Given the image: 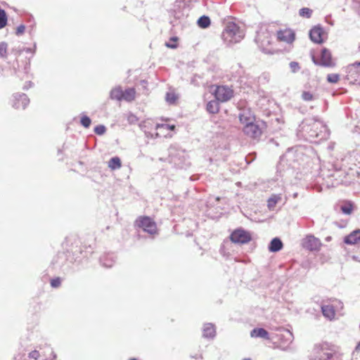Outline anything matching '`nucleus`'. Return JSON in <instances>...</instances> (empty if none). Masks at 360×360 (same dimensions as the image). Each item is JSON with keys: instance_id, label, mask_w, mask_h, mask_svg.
I'll list each match as a JSON object with an SVG mask.
<instances>
[{"instance_id": "f257e3e1", "label": "nucleus", "mask_w": 360, "mask_h": 360, "mask_svg": "<svg viewBox=\"0 0 360 360\" xmlns=\"http://www.w3.org/2000/svg\"><path fill=\"white\" fill-rule=\"evenodd\" d=\"M337 352L335 345L326 342L316 344L311 351L312 360H328Z\"/></svg>"}, {"instance_id": "f03ea898", "label": "nucleus", "mask_w": 360, "mask_h": 360, "mask_svg": "<svg viewBox=\"0 0 360 360\" xmlns=\"http://www.w3.org/2000/svg\"><path fill=\"white\" fill-rule=\"evenodd\" d=\"M134 226L150 236H155L158 233L156 222L153 219L148 216L139 217L134 221Z\"/></svg>"}, {"instance_id": "7ed1b4c3", "label": "nucleus", "mask_w": 360, "mask_h": 360, "mask_svg": "<svg viewBox=\"0 0 360 360\" xmlns=\"http://www.w3.org/2000/svg\"><path fill=\"white\" fill-rule=\"evenodd\" d=\"M211 89H214L212 94L215 99L221 103L230 101L234 96V90L231 86L212 85Z\"/></svg>"}, {"instance_id": "20e7f679", "label": "nucleus", "mask_w": 360, "mask_h": 360, "mask_svg": "<svg viewBox=\"0 0 360 360\" xmlns=\"http://www.w3.org/2000/svg\"><path fill=\"white\" fill-rule=\"evenodd\" d=\"M240 28L234 22H229L224 32L222 38L229 43H237L240 40Z\"/></svg>"}, {"instance_id": "39448f33", "label": "nucleus", "mask_w": 360, "mask_h": 360, "mask_svg": "<svg viewBox=\"0 0 360 360\" xmlns=\"http://www.w3.org/2000/svg\"><path fill=\"white\" fill-rule=\"evenodd\" d=\"M229 238L233 243L245 244L252 240V236L249 231L240 228L234 230L231 233Z\"/></svg>"}, {"instance_id": "423d86ee", "label": "nucleus", "mask_w": 360, "mask_h": 360, "mask_svg": "<svg viewBox=\"0 0 360 360\" xmlns=\"http://www.w3.org/2000/svg\"><path fill=\"white\" fill-rule=\"evenodd\" d=\"M310 39L316 44H322L326 37V33L320 25L313 27L309 31Z\"/></svg>"}, {"instance_id": "0eeeda50", "label": "nucleus", "mask_w": 360, "mask_h": 360, "mask_svg": "<svg viewBox=\"0 0 360 360\" xmlns=\"http://www.w3.org/2000/svg\"><path fill=\"white\" fill-rule=\"evenodd\" d=\"M277 39L287 44H292L295 40V33L290 28L279 30L276 33Z\"/></svg>"}, {"instance_id": "6e6552de", "label": "nucleus", "mask_w": 360, "mask_h": 360, "mask_svg": "<svg viewBox=\"0 0 360 360\" xmlns=\"http://www.w3.org/2000/svg\"><path fill=\"white\" fill-rule=\"evenodd\" d=\"M243 131L245 135L254 139L260 138L262 134V129L258 124L255 123V122L250 124L244 126Z\"/></svg>"}, {"instance_id": "1a4fd4ad", "label": "nucleus", "mask_w": 360, "mask_h": 360, "mask_svg": "<svg viewBox=\"0 0 360 360\" xmlns=\"http://www.w3.org/2000/svg\"><path fill=\"white\" fill-rule=\"evenodd\" d=\"M321 245L319 239L313 236H307L303 240V247L309 250H318Z\"/></svg>"}, {"instance_id": "9d476101", "label": "nucleus", "mask_w": 360, "mask_h": 360, "mask_svg": "<svg viewBox=\"0 0 360 360\" xmlns=\"http://www.w3.org/2000/svg\"><path fill=\"white\" fill-rule=\"evenodd\" d=\"M29 100L25 94L15 96L13 101V106L15 109H25L28 105Z\"/></svg>"}, {"instance_id": "9b49d317", "label": "nucleus", "mask_w": 360, "mask_h": 360, "mask_svg": "<svg viewBox=\"0 0 360 360\" xmlns=\"http://www.w3.org/2000/svg\"><path fill=\"white\" fill-rule=\"evenodd\" d=\"M239 121L244 127L253 123L255 121V116L250 110H245L239 115Z\"/></svg>"}, {"instance_id": "f8f14e48", "label": "nucleus", "mask_w": 360, "mask_h": 360, "mask_svg": "<svg viewBox=\"0 0 360 360\" xmlns=\"http://www.w3.org/2000/svg\"><path fill=\"white\" fill-rule=\"evenodd\" d=\"M321 63L323 65L326 67H333L335 65L332 59L331 53L327 49H323L321 51Z\"/></svg>"}, {"instance_id": "ddd939ff", "label": "nucleus", "mask_w": 360, "mask_h": 360, "mask_svg": "<svg viewBox=\"0 0 360 360\" xmlns=\"http://www.w3.org/2000/svg\"><path fill=\"white\" fill-rule=\"evenodd\" d=\"M360 242V229L351 232L344 238V243L347 245H355Z\"/></svg>"}, {"instance_id": "4468645a", "label": "nucleus", "mask_w": 360, "mask_h": 360, "mask_svg": "<svg viewBox=\"0 0 360 360\" xmlns=\"http://www.w3.org/2000/svg\"><path fill=\"white\" fill-rule=\"evenodd\" d=\"M270 34L269 32H261L258 33L256 40L262 47H266L270 44Z\"/></svg>"}, {"instance_id": "2eb2a0df", "label": "nucleus", "mask_w": 360, "mask_h": 360, "mask_svg": "<svg viewBox=\"0 0 360 360\" xmlns=\"http://www.w3.org/2000/svg\"><path fill=\"white\" fill-rule=\"evenodd\" d=\"M321 311L323 315L329 320H333L335 319V310L332 304L323 305L321 307Z\"/></svg>"}, {"instance_id": "dca6fc26", "label": "nucleus", "mask_w": 360, "mask_h": 360, "mask_svg": "<svg viewBox=\"0 0 360 360\" xmlns=\"http://www.w3.org/2000/svg\"><path fill=\"white\" fill-rule=\"evenodd\" d=\"M250 335L252 338H262L266 340H269V333L262 328H254L251 331Z\"/></svg>"}, {"instance_id": "f3484780", "label": "nucleus", "mask_w": 360, "mask_h": 360, "mask_svg": "<svg viewBox=\"0 0 360 360\" xmlns=\"http://www.w3.org/2000/svg\"><path fill=\"white\" fill-rule=\"evenodd\" d=\"M216 335L215 327L212 323H206L203 327V336L206 338H213Z\"/></svg>"}, {"instance_id": "a211bd4d", "label": "nucleus", "mask_w": 360, "mask_h": 360, "mask_svg": "<svg viewBox=\"0 0 360 360\" xmlns=\"http://www.w3.org/2000/svg\"><path fill=\"white\" fill-rule=\"evenodd\" d=\"M136 97V90L134 88H129L123 91V98L128 102L133 101Z\"/></svg>"}, {"instance_id": "6ab92c4d", "label": "nucleus", "mask_w": 360, "mask_h": 360, "mask_svg": "<svg viewBox=\"0 0 360 360\" xmlns=\"http://www.w3.org/2000/svg\"><path fill=\"white\" fill-rule=\"evenodd\" d=\"M206 109L210 113H218L220 109L219 101H217V100L209 101L207 104Z\"/></svg>"}, {"instance_id": "aec40b11", "label": "nucleus", "mask_w": 360, "mask_h": 360, "mask_svg": "<svg viewBox=\"0 0 360 360\" xmlns=\"http://www.w3.org/2000/svg\"><path fill=\"white\" fill-rule=\"evenodd\" d=\"M110 98L113 100L122 101L123 98V90L120 86L112 89L110 91Z\"/></svg>"}, {"instance_id": "412c9836", "label": "nucleus", "mask_w": 360, "mask_h": 360, "mask_svg": "<svg viewBox=\"0 0 360 360\" xmlns=\"http://www.w3.org/2000/svg\"><path fill=\"white\" fill-rule=\"evenodd\" d=\"M282 248L283 243L281 240L278 238H275L271 241L269 249L271 252H277L281 250Z\"/></svg>"}, {"instance_id": "4be33fe9", "label": "nucleus", "mask_w": 360, "mask_h": 360, "mask_svg": "<svg viewBox=\"0 0 360 360\" xmlns=\"http://www.w3.org/2000/svg\"><path fill=\"white\" fill-rule=\"evenodd\" d=\"M108 167L111 170L118 169L122 167V162L120 158L114 157L108 161Z\"/></svg>"}, {"instance_id": "5701e85b", "label": "nucleus", "mask_w": 360, "mask_h": 360, "mask_svg": "<svg viewBox=\"0 0 360 360\" xmlns=\"http://www.w3.org/2000/svg\"><path fill=\"white\" fill-rule=\"evenodd\" d=\"M281 199L280 195H272L267 200V207L269 210H273L278 201Z\"/></svg>"}, {"instance_id": "b1692460", "label": "nucleus", "mask_w": 360, "mask_h": 360, "mask_svg": "<svg viewBox=\"0 0 360 360\" xmlns=\"http://www.w3.org/2000/svg\"><path fill=\"white\" fill-rule=\"evenodd\" d=\"M198 25L201 28H207L210 25V19L209 17L203 15L198 19Z\"/></svg>"}, {"instance_id": "393cba45", "label": "nucleus", "mask_w": 360, "mask_h": 360, "mask_svg": "<svg viewBox=\"0 0 360 360\" xmlns=\"http://www.w3.org/2000/svg\"><path fill=\"white\" fill-rule=\"evenodd\" d=\"M178 98H179L178 95L176 93L173 92V91L168 92L166 94V101L169 104H174V103H176L177 100H178Z\"/></svg>"}, {"instance_id": "a878e982", "label": "nucleus", "mask_w": 360, "mask_h": 360, "mask_svg": "<svg viewBox=\"0 0 360 360\" xmlns=\"http://www.w3.org/2000/svg\"><path fill=\"white\" fill-rule=\"evenodd\" d=\"M8 18L4 10L0 8V30L7 25Z\"/></svg>"}, {"instance_id": "bb28decb", "label": "nucleus", "mask_w": 360, "mask_h": 360, "mask_svg": "<svg viewBox=\"0 0 360 360\" xmlns=\"http://www.w3.org/2000/svg\"><path fill=\"white\" fill-rule=\"evenodd\" d=\"M341 210L344 214H350L353 210V205L351 202H347L341 206Z\"/></svg>"}, {"instance_id": "cd10ccee", "label": "nucleus", "mask_w": 360, "mask_h": 360, "mask_svg": "<svg viewBox=\"0 0 360 360\" xmlns=\"http://www.w3.org/2000/svg\"><path fill=\"white\" fill-rule=\"evenodd\" d=\"M312 10L309 8H302L300 10L299 14L302 18H309L312 15Z\"/></svg>"}, {"instance_id": "c85d7f7f", "label": "nucleus", "mask_w": 360, "mask_h": 360, "mask_svg": "<svg viewBox=\"0 0 360 360\" xmlns=\"http://www.w3.org/2000/svg\"><path fill=\"white\" fill-rule=\"evenodd\" d=\"M178 37H173L169 39V41L165 44V46L168 48L175 49L177 47Z\"/></svg>"}, {"instance_id": "c756f323", "label": "nucleus", "mask_w": 360, "mask_h": 360, "mask_svg": "<svg viewBox=\"0 0 360 360\" xmlns=\"http://www.w3.org/2000/svg\"><path fill=\"white\" fill-rule=\"evenodd\" d=\"M327 80L330 83H338L340 80V75L338 74H329L327 76Z\"/></svg>"}, {"instance_id": "7c9ffc66", "label": "nucleus", "mask_w": 360, "mask_h": 360, "mask_svg": "<svg viewBox=\"0 0 360 360\" xmlns=\"http://www.w3.org/2000/svg\"><path fill=\"white\" fill-rule=\"evenodd\" d=\"M302 98L304 101H311L314 99V95L309 91H303L302 94Z\"/></svg>"}, {"instance_id": "2f4dec72", "label": "nucleus", "mask_w": 360, "mask_h": 360, "mask_svg": "<svg viewBox=\"0 0 360 360\" xmlns=\"http://www.w3.org/2000/svg\"><path fill=\"white\" fill-rule=\"evenodd\" d=\"M80 122H81V124H82V126H84L85 128H88L91 125V119L86 115L81 117Z\"/></svg>"}, {"instance_id": "473e14b6", "label": "nucleus", "mask_w": 360, "mask_h": 360, "mask_svg": "<svg viewBox=\"0 0 360 360\" xmlns=\"http://www.w3.org/2000/svg\"><path fill=\"white\" fill-rule=\"evenodd\" d=\"M289 65L292 72L293 73L298 72L300 69V64L297 62H290Z\"/></svg>"}, {"instance_id": "72a5a7b5", "label": "nucleus", "mask_w": 360, "mask_h": 360, "mask_svg": "<svg viewBox=\"0 0 360 360\" xmlns=\"http://www.w3.org/2000/svg\"><path fill=\"white\" fill-rule=\"evenodd\" d=\"M96 134L102 135L105 132V127L103 125H98L94 128Z\"/></svg>"}, {"instance_id": "f704fd0d", "label": "nucleus", "mask_w": 360, "mask_h": 360, "mask_svg": "<svg viewBox=\"0 0 360 360\" xmlns=\"http://www.w3.org/2000/svg\"><path fill=\"white\" fill-rule=\"evenodd\" d=\"M157 128H162L164 129L172 131V130H174L175 125H174V124L170 125L168 124H158Z\"/></svg>"}, {"instance_id": "c9c22d12", "label": "nucleus", "mask_w": 360, "mask_h": 360, "mask_svg": "<svg viewBox=\"0 0 360 360\" xmlns=\"http://www.w3.org/2000/svg\"><path fill=\"white\" fill-rule=\"evenodd\" d=\"M60 283H61V281H60V278L59 277L53 278L51 281V285L53 288H58V287H59L60 285Z\"/></svg>"}, {"instance_id": "e433bc0d", "label": "nucleus", "mask_w": 360, "mask_h": 360, "mask_svg": "<svg viewBox=\"0 0 360 360\" xmlns=\"http://www.w3.org/2000/svg\"><path fill=\"white\" fill-rule=\"evenodd\" d=\"M7 46L4 43L0 44V56L4 57L6 55Z\"/></svg>"}, {"instance_id": "4c0bfd02", "label": "nucleus", "mask_w": 360, "mask_h": 360, "mask_svg": "<svg viewBox=\"0 0 360 360\" xmlns=\"http://www.w3.org/2000/svg\"><path fill=\"white\" fill-rule=\"evenodd\" d=\"M39 353L37 350H34L29 354V356L34 360H37L39 357Z\"/></svg>"}, {"instance_id": "58836bf2", "label": "nucleus", "mask_w": 360, "mask_h": 360, "mask_svg": "<svg viewBox=\"0 0 360 360\" xmlns=\"http://www.w3.org/2000/svg\"><path fill=\"white\" fill-rule=\"evenodd\" d=\"M25 30V26L23 25H19L16 29V34L20 35L24 33Z\"/></svg>"}, {"instance_id": "ea45409f", "label": "nucleus", "mask_w": 360, "mask_h": 360, "mask_svg": "<svg viewBox=\"0 0 360 360\" xmlns=\"http://www.w3.org/2000/svg\"><path fill=\"white\" fill-rule=\"evenodd\" d=\"M359 354H360V342L356 346V347L353 352V355L358 356Z\"/></svg>"}, {"instance_id": "a19ab883", "label": "nucleus", "mask_w": 360, "mask_h": 360, "mask_svg": "<svg viewBox=\"0 0 360 360\" xmlns=\"http://www.w3.org/2000/svg\"><path fill=\"white\" fill-rule=\"evenodd\" d=\"M352 67L356 71L360 72V62H356L352 64Z\"/></svg>"}, {"instance_id": "79ce46f5", "label": "nucleus", "mask_w": 360, "mask_h": 360, "mask_svg": "<svg viewBox=\"0 0 360 360\" xmlns=\"http://www.w3.org/2000/svg\"><path fill=\"white\" fill-rule=\"evenodd\" d=\"M129 360H137V359L135 358H131V359H129Z\"/></svg>"}, {"instance_id": "37998d69", "label": "nucleus", "mask_w": 360, "mask_h": 360, "mask_svg": "<svg viewBox=\"0 0 360 360\" xmlns=\"http://www.w3.org/2000/svg\"><path fill=\"white\" fill-rule=\"evenodd\" d=\"M243 360H251V359L249 358H247V359H243Z\"/></svg>"}]
</instances>
